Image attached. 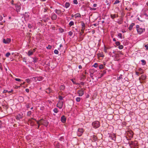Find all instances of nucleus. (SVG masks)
I'll return each instance as SVG.
<instances>
[{
    "instance_id": "f257e3e1",
    "label": "nucleus",
    "mask_w": 148,
    "mask_h": 148,
    "mask_svg": "<svg viewBox=\"0 0 148 148\" xmlns=\"http://www.w3.org/2000/svg\"><path fill=\"white\" fill-rule=\"evenodd\" d=\"M136 28L138 34H142L145 30V28L140 27L139 25H136Z\"/></svg>"
},
{
    "instance_id": "f03ea898",
    "label": "nucleus",
    "mask_w": 148,
    "mask_h": 148,
    "mask_svg": "<svg viewBox=\"0 0 148 148\" xmlns=\"http://www.w3.org/2000/svg\"><path fill=\"white\" fill-rule=\"evenodd\" d=\"M92 125L93 127L97 128L100 126V123L98 121L93 122L92 123Z\"/></svg>"
},
{
    "instance_id": "7ed1b4c3",
    "label": "nucleus",
    "mask_w": 148,
    "mask_h": 148,
    "mask_svg": "<svg viewBox=\"0 0 148 148\" xmlns=\"http://www.w3.org/2000/svg\"><path fill=\"white\" fill-rule=\"evenodd\" d=\"M40 122L41 124L46 127H47L49 123L47 120L41 119L40 120Z\"/></svg>"
},
{
    "instance_id": "20e7f679",
    "label": "nucleus",
    "mask_w": 148,
    "mask_h": 148,
    "mask_svg": "<svg viewBox=\"0 0 148 148\" xmlns=\"http://www.w3.org/2000/svg\"><path fill=\"white\" fill-rule=\"evenodd\" d=\"M84 131V130L83 129L79 128L77 132V135L79 136H81L82 134Z\"/></svg>"
},
{
    "instance_id": "39448f33",
    "label": "nucleus",
    "mask_w": 148,
    "mask_h": 148,
    "mask_svg": "<svg viewBox=\"0 0 148 148\" xmlns=\"http://www.w3.org/2000/svg\"><path fill=\"white\" fill-rule=\"evenodd\" d=\"M21 4H20L18 3L15 4L16 10L17 12H19L20 11L21 9Z\"/></svg>"
},
{
    "instance_id": "423d86ee",
    "label": "nucleus",
    "mask_w": 148,
    "mask_h": 148,
    "mask_svg": "<svg viewBox=\"0 0 148 148\" xmlns=\"http://www.w3.org/2000/svg\"><path fill=\"white\" fill-rule=\"evenodd\" d=\"M64 101H59L57 104L56 106L60 109H61L63 105Z\"/></svg>"
},
{
    "instance_id": "0eeeda50",
    "label": "nucleus",
    "mask_w": 148,
    "mask_h": 148,
    "mask_svg": "<svg viewBox=\"0 0 148 148\" xmlns=\"http://www.w3.org/2000/svg\"><path fill=\"white\" fill-rule=\"evenodd\" d=\"M11 41L10 38H7L6 39L4 38L3 40V42L5 44H9Z\"/></svg>"
},
{
    "instance_id": "6e6552de",
    "label": "nucleus",
    "mask_w": 148,
    "mask_h": 148,
    "mask_svg": "<svg viewBox=\"0 0 148 148\" xmlns=\"http://www.w3.org/2000/svg\"><path fill=\"white\" fill-rule=\"evenodd\" d=\"M128 136H129L130 139H128V140H131V138H132L133 137L134 133L132 131H128L127 133Z\"/></svg>"
},
{
    "instance_id": "1a4fd4ad",
    "label": "nucleus",
    "mask_w": 148,
    "mask_h": 148,
    "mask_svg": "<svg viewBox=\"0 0 148 148\" xmlns=\"http://www.w3.org/2000/svg\"><path fill=\"white\" fill-rule=\"evenodd\" d=\"M57 18V15L54 13H52L51 16V18L52 20H55Z\"/></svg>"
},
{
    "instance_id": "9d476101",
    "label": "nucleus",
    "mask_w": 148,
    "mask_h": 148,
    "mask_svg": "<svg viewBox=\"0 0 148 148\" xmlns=\"http://www.w3.org/2000/svg\"><path fill=\"white\" fill-rule=\"evenodd\" d=\"M82 89H81V90L77 91V93L78 94L79 96H82L84 94V90H82Z\"/></svg>"
},
{
    "instance_id": "9b49d317",
    "label": "nucleus",
    "mask_w": 148,
    "mask_h": 148,
    "mask_svg": "<svg viewBox=\"0 0 148 148\" xmlns=\"http://www.w3.org/2000/svg\"><path fill=\"white\" fill-rule=\"evenodd\" d=\"M66 118L64 115H63L61 118V122L63 123H65L66 121Z\"/></svg>"
},
{
    "instance_id": "f8f14e48",
    "label": "nucleus",
    "mask_w": 148,
    "mask_h": 148,
    "mask_svg": "<svg viewBox=\"0 0 148 148\" xmlns=\"http://www.w3.org/2000/svg\"><path fill=\"white\" fill-rule=\"evenodd\" d=\"M55 11L56 13L58 15H62V14H63V13H62V11L60 10H59V9L58 10V9H56L55 10Z\"/></svg>"
},
{
    "instance_id": "ddd939ff",
    "label": "nucleus",
    "mask_w": 148,
    "mask_h": 148,
    "mask_svg": "<svg viewBox=\"0 0 148 148\" xmlns=\"http://www.w3.org/2000/svg\"><path fill=\"white\" fill-rule=\"evenodd\" d=\"M23 118V114H18L16 116V118L17 120H20Z\"/></svg>"
},
{
    "instance_id": "4468645a",
    "label": "nucleus",
    "mask_w": 148,
    "mask_h": 148,
    "mask_svg": "<svg viewBox=\"0 0 148 148\" xmlns=\"http://www.w3.org/2000/svg\"><path fill=\"white\" fill-rule=\"evenodd\" d=\"M135 25V23H132L130 25L128 29L129 31H130L132 30L133 27Z\"/></svg>"
},
{
    "instance_id": "2eb2a0df",
    "label": "nucleus",
    "mask_w": 148,
    "mask_h": 148,
    "mask_svg": "<svg viewBox=\"0 0 148 148\" xmlns=\"http://www.w3.org/2000/svg\"><path fill=\"white\" fill-rule=\"evenodd\" d=\"M52 92V90L49 88H48L46 89V92L48 94H50Z\"/></svg>"
},
{
    "instance_id": "dca6fc26",
    "label": "nucleus",
    "mask_w": 148,
    "mask_h": 148,
    "mask_svg": "<svg viewBox=\"0 0 148 148\" xmlns=\"http://www.w3.org/2000/svg\"><path fill=\"white\" fill-rule=\"evenodd\" d=\"M70 4L69 2H66L65 3V5H64V7L66 8H69L70 6Z\"/></svg>"
},
{
    "instance_id": "f3484780",
    "label": "nucleus",
    "mask_w": 148,
    "mask_h": 148,
    "mask_svg": "<svg viewBox=\"0 0 148 148\" xmlns=\"http://www.w3.org/2000/svg\"><path fill=\"white\" fill-rule=\"evenodd\" d=\"M75 18H76L77 17H81V14L79 13H77L75 14Z\"/></svg>"
},
{
    "instance_id": "a211bd4d",
    "label": "nucleus",
    "mask_w": 148,
    "mask_h": 148,
    "mask_svg": "<svg viewBox=\"0 0 148 148\" xmlns=\"http://www.w3.org/2000/svg\"><path fill=\"white\" fill-rule=\"evenodd\" d=\"M65 88V86L64 85H62L60 87V89L61 90H64Z\"/></svg>"
},
{
    "instance_id": "6ab92c4d",
    "label": "nucleus",
    "mask_w": 148,
    "mask_h": 148,
    "mask_svg": "<svg viewBox=\"0 0 148 148\" xmlns=\"http://www.w3.org/2000/svg\"><path fill=\"white\" fill-rule=\"evenodd\" d=\"M85 29V28L84 27H82V29L81 30V32L80 33V36H82V35L83 34L84 32V30Z\"/></svg>"
},
{
    "instance_id": "aec40b11",
    "label": "nucleus",
    "mask_w": 148,
    "mask_h": 148,
    "mask_svg": "<svg viewBox=\"0 0 148 148\" xmlns=\"http://www.w3.org/2000/svg\"><path fill=\"white\" fill-rule=\"evenodd\" d=\"M33 54V52L30 50L28 52L27 54L29 56H30Z\"/></svg>"
},
{
    "instance_id": "412c9836",
    "label": "nucleus",
    "mask_w": 148,
    "mask_h": 148,
    "mask_svg": "<svg viewBox=\"0 0 148 148\" xmlns=\"http://www.w3.org/2000/svg\"><path fill=\"white\" fill-rule=\"evenodd\" d=\"M110 17L112 19H113L116 17V14H111Z\"/></svg>"
},
{
    "instance_id": "4be33fe9",
    "label": "nucleus",
    "mask_w": 148,
    "mask_h": 148,
    "mask_svg": "<svg viewBox=\"0 0 148 148\" xmlns=\"http://www.w3.org/2000/svg\"><path fill=\"white\" fill-rule=\"evenodd\" d=\"M53 111L55 113H57L59 112V110L56 108H55L53 110Z\"/></svg>"
},
{
    "instance_id": "5701e85b",
    "label": "nucleus",
    "mask_w": 148,
    "mask_h": 148,
    "mask_svg": "<svg viewBox=\"0 0 148 148\" xmlns=\"http://www.w3.org/2000/svg\"><path fill=\"white\" fill-rule=\"evenodd\" d=\"M50 19L49 18L47 17L46 18H43L42 21H43L45 22H47L48 21V20Z\"/></svg>"
},
{
    "instance_id": "b1692460",
    "label": "nucleus",
    "mask_w": 148,
    "mask_h": 148,
    "mask_svg": "<svg viewBox=\"0 0 148 148\" xmlns=\"http://www.w3.org/2000/svg\"><path fill=\"white\" fill-rule=\"evenodd\" d=\"M69 27H71L72 26L74 25V22L73 21H71L69 23Z\"/></svg>"
},
{
    "instance_id": "393cba45",
    "label": "nucleus",
    "mask_w": 148,
    "mask_h": 148,
    "mask_svg": "<svg viewBox=\"0 0 148 148\" xmlns=\"http://www.w3.org/2000/svg\"><path fill=\"white\" fill-rule=\"evenodd\" d=\"M31 105V104L30 103H27L26 105V107L27 108V109L30 108V105Z\"/></svg>"
},
{
    "instance_id": "a878e982",
    "label": "nucleus",
    "mask_w": 148,
    "mask_h": 148,
    "mask_svg": "<svg viewBox=\"0 0 148 148\" xmlns=\"http://www.w3.org/2000/svg\"><path fill=\"white\" fill-rule=\"evenodd\" d=\"M138 71H140V74H142L143 73L142 69L141 68H139L138 69Z\"/></svg>"
},
{
    "instance_id": "bb28decb",
    "label": "nucleus",
    "mask_w": 148,
    "mask_h": 148,
    "mask_svg": "<svg viewBox=\"0 0 148 148\" xmlns=\"http://www.w3.org/2000/svg\"><path fill=\"white\" fill-rule=\"evenodd\" d=\"M35 78L38 81H41L42 80V78L41 77H35Z\"/></svg>"
},
{
    "instance_id": "cd10ccee",
    "label": "nucleus",
    "mask_w": 148,
    "mask_h": 148,
    "mask_svg": "<svg viewBox=\"0 0 148 148\" xmlns=\"http://www.w3.org/2000/svg\"><path fill=\"white\" fill-rule=\"evenodd\" d=\"M120 1L119 0H116L114 2V3L113 4L115 5V4H118V3H120Z\"/></svg>"
},
{
    "instance_id": "c85d7f7f",
    "label": "nucleus",
    "mask_w": 148,
    "mask_h": 148,
    "mask_svg": "<svg viewBox=\"0 0 148 148\" xmlns=\"http://www.w3.org/2000/svg\"><path fill=\"white\" fill-rule=\"evenodd\" d=\"M28 27L30 29H31L33 28V26L31 24H29L28 25Z\"/></svg>"
},
{
    "instance_id": "c756f323",
    "label": "nucleus",
    "mask_w": 148,
    "mask_h": 148,
    "mask_svg": "<svg viewBox=\"0 0 148 148\" xmlns=\"http://www.w3.org/2000/svg\"><path fill=\"white\" fill-rule=\"evenodd\" d=\"M32 113V112H31V111H29L27 112V115L28 116H30V115H31Z\"/></svg>"
},
{
    "instance_id": "7c9ffc66",
    "label": "nucleus",
    "mask_w": 148,
    "mask_h": 148,
    "mask_svg": "<svg viewBox=\"0 0 148 148\" xmlns=\"http://www.w3.org/2000/svg\"><path fill=\"white\" fill-rule=\"evenodd\" d=\"M81 24L82 26V27H84L85 28V23L82 21L81 22Z\"/></svg>"
},
{
    "instance_id": "2f4dec72",
    "label": "nucleus",
    "mask_w": 148,
    "mask_h": 148,
    "mask_svg": "<svg viewBox=\"0 0 148 148\" xmlns=\"http://www.w3.org/2000/svg\"><path fill=\"white\" fill-rule=\"evenodd\" d=\"M32 119H34L33 118H32L31 119H29L28 122L29 123H33L34 122H33V121L32 120Z\"/></svg>"
},
{
    "instance_id": "473e14b6",
    "label": "nucleus",
    "mask_w": 148,
    "mask_h": 148,
    "mask_svg": "<svg viewBox=\"0 0 148 148\" xmlns=\"http://www.w3.org/2000/svg\"><path fill=\"white\" fill-rule=\"evenodd\" d=\"M99 67L100 69H102L104 68V66L103 65L101 64H100L99 66Z\"/></svg>"
},
{
    "instance_id": "72a5a7b5",
    "label": "nucleus",
    "mask_w": 148,
    "mask_h": 148,
    "mask_svg": "<svg viewBox=\"0 0 148 148\" xmlns=\"http://www.w3.org/2000/svg\"><path fill=\"white\" fill-rule=\"evenodd\" d=\"M106 73V71L105 70H104L103 71V73L101 74V77L103 76V75Z\"/></svg>"
},
{
    "instance_id": "f704fd0d",
    "label": "nucleus",
    "mask_w": 148,
    "mask_h": 148,
    "mask_svg": "<svg viewBox=\"0 0 148 148\" xmlns=\"http://www.w3.org/2000/svg\"><path fill=\"white\" fill-rule=\"evenodd\" d=\"M10 55V53L9 52H8L5 54V56L6 57H8Z\"/></svg>"
},
{
    "instance_id": "c9c22d12",
    "label": "nucleus",
    "mask_w": 148,
    "mask_h": 148,
    "mask_svg": "<svg viewBox=\"0 0 148 148\" xmlns=\"http://www.w3.org/2000/svg\"><path fill=\"white\" fill-rule=\"evenodd\" d=\"M108 49V48L106 47L105 46H104V51L106 53L107 52V50Z\"/></svg>"
},
{
    "instance_id": "e433bc0d",
    "label": "nucleus",
    "mask_w": 148,
    "mask_h": 148,
    "mask_svg": "<svg viewBox=\"0 0 148 148\" xmlns=\"http://www.w3.org/2000/svg\"><path fill=\"white\" fill-rule=\"evenodd\" d=\"M80 98L79 97H77L76 99V100L77 102H79L80 101Z\"/></svg>"
},
{
    "instance_id": "4c0bfd02",
    "label": "nucleus",
    "mask_w": 148,
    "mask_h": 148,
    "mask_svg": "<svg viewBox=\"0 0 148 148\" xmlns=\"http://www.w3.org/2000/svg\"><path fill=\"white\" fill-rule=\"evenodd\" d=\"M141 62H142V64L143 65H144L145 64L146 62V61L144 60H141Z\"/></svg>"
},
{
    "instance_id": "58836bf2",
    "label": "nucleus",
    "mask_w": 148,
    "mask_h": 148,
    "mask_svg": "<svg viewBox=\"0 0 148 148\" xmlns=\"http://www.w3.org/2000/svg\"><path fill=\"white\" fill-rule=\"evenodd\" d=\"M118 48L119 49H121L123 48V45H119Z\"/></svg>"
},
{
    "instance_id": "ea45409f",
    "label": "nucleus",
    "mask_w": 148,
    "mask_h": 148,
    "mask_svg": "<svg viewBox=\"0 0 148 148\" xmlns=\"http://www.w3.org/2000/svg\"><path fill=\"white\" fill-rule=\"evenodd\" d=\"M118 36L120 38H122V34L121 33H119L118 34Z\"/></svg>"
},
{
    "instance_id": "a19ab883",
    "label": "nucleus",
    "mask_w": 148,
    "mask_h": 148,
    "mask_svg": "<svg viewBox=\"0 0 148 148\" xmlns=\"http://www.w3.org/2000/svg\"><path fill=\"white\" fill-rule=\"evenodd\" d=\"M15 79L16 81H18V82H21V81H23L21 79H20L19 78H15Z\"/></svg>"
},
{
    "instance_id": "79ce46f5",
    "label": "nucleus",
    "mask_w": 148,
    "mask_h": 148,
    "mask_svg": "<svg viewBox=\"0 0 148 148\" xmlns=\"http://www.w3.org/2000/svg\"><path fill=\"white\" fill-rule=\"evenodd\" d=\"M141 77L143 80H145L146 78V77L144 75H142Z\"/></svg>"
},
{
    "instance_id": "37998d69",
    "label": "nucleus",
    "mask_w": 148,
    "mask_h": 148,
    "mask_svg": "<svg viewBox=\"0 0 148 148\" xmlns=\"http://www.w3.org/2000/svg\"><path fill=\"white\" fill-rule=\"evenodd\" d=\"M37 59L36 58H33V62H36L37 61Z\"/></svg>"
},
{
    "instance_id": "c03bdc74",
    "label": "nucleus",
    "mask_w": 148,
    "mask_h": 148,
    "mask_svg": "<svg viewBox=\"0 0 148 148\" xmlns=\"http://www.w3.org/2000/svg\"><path fill=\"white\" fill-rule=\"evenodd\" d=\"M54 53L56 54H58L59 52L57 50L55 49L54 51Z\"/></svg>"
},
{
    "instance_id": "a18cd8bd",
    "label": "nucleus",
    "mask_w": 148,
    "mask_h": 148,
    "mask_svg": "<svg viewBox=\"0 0 148 148\" xmlns=\"http://www.w3.org/2000/svg\"><path fill=\"white\" fill-rule=\"evenodd\" d=\"M132 5L134 6H137L138 5V3H137L136 2H134L133 3Z\"/></svg>"
},
{
    "instance_id": "49530a36",
    "label": "nucleus",
    "mask_w": 148,
    "mask_h": 148,
    "mask_svg": "<svg viewBox=\"0 0 148 148\" xmlns=\"http://www.w3.org/2000/svg\"><path fill=\"white\" fill-rule=\"evenodd\" d=\"M122 78V75H120L119 77H118L117 78V79L118 80H119L120 79H121Z\"/></svg>"
},
{
    "instance_id": "de8ad7c7",
    "label": "nucleus",
    "mask_w": 148,
    "mask_h": 148,
    "mask_svg": "<svg viewBox=\"0 0 148 148\" xmlns=\"http://www.w3.org/2000/svg\"><path fill=\"white\" fill-rule=\"evenodd\" d=\"M73 3L77 5L78 4V2L77 0H73Z\"/></svg>"
},
{
    "instance_id": "09e8293b",
    "label": "nucleus",
    "mask_w": 148,
    "mask_h": 148,
    "mask_svg": "<svg viewBox=\"0 0 148 148\" xmlns=\"http://www.w3.org/2000/svg\"><path fill=\"white\" fill-rule=\"evenodd\" d=\"M98 64L97 63H95L93 65V66L95 68H97L98 66Z\"/></svg>"
},
{
    "instance_id": "8fccbe9b",
    "label": "nucleus",
    "mask_w": 148,
    "mask_h": 148,
    "mask_svg": "<svg viewBox=\"0 0 148 148\" xmlns=\"http://www.w3.org/2000/svg\"><path fill=\"white\" fill-rule=\"evenodd\" d=\"M144 47L146 48V50H148V44L145 45Z\"/></svg>"
},
{
    "instance_id": "3c124183",
    "label": "nucleus",
    "mask_w": 148,
    "mask_h": 148,
    "mask_svg": "<svg viewBox=\"0 0 148 148\" xmlns=\"http://www.w3.org/2000/svg\"><path fill=\"white\" fill-rule=\"evenodd\" d=\"M115 44L116 45L119 46L120 44V43L119 41H117L115 42Z\"/></svg>"
},
{
    "instance_id": "603ef678",
    "label": "nucleus",
    "mask_w": 148,
    "mask_h": 148,
    "mask_svg": "<svg viewBox=\"0 0 148 148\" xmlns=\"http://www.w3.org/2000/svg\"><path fill=\"white\" fill-rule=\"evenodd\" d=\"M58 97L59 99L60 100H62L63 99V97L62 96L59 95Z\"/></svg>"
},
{
    "instance_id": "864d4df0",
    "label": "nucleus",
    "mask_w": 148,
    "mask_h": 148,
    "mask_svg": "<svg viewBox=\"0 0 148 148\" xmlns=\"http://www.w3.org/2000/svg\"><path fill=\"white\" fill-rule=\"evenodd\" d=\"M52 47L51 46L49 45H48L47 47V49H51V48Z\"/></svg>"
},
{
    "instance_id": "5fc2aeb1",
    "label": "nucleus",
    "mask_w": 148,
    "mask_h": 148,
    "mask_svg": "<svg viewBox=\"0 0 148 148\" xmlns=\"http://www.w3.org/2000/svg\"><path fill=\"white\" fill-rule=\"evenodd\" d=\"M25 80L27 83H30V80L29 79H26Z\"/></svg>"
},
{
    "instance_id": "6e6d98bb",
    "label": "nucleus",
    "mask_w": 148,
    "mask_h": 148,
    "mask_svg": "<svg viewBox=\"0 0 148 148\" xmlns=\"http://www.w3.org/2000/svg\"><path fill=\"white\" fill-rule=\"evenodd\" d=\"M73 34V32L71 31L69 32V35L71 36Z\"/></svg>"
},
{
    "instance_id": "4d7b16f0",
    "label": "nucleus",
    "mask_w": 148,
    "mask_h": 148,
    "mask_svg": "<svg viewBox=\"0 0 148 148\" xmlns=\"http://www.w3.org/2000/svg\"><path fill=\"white\" fill-rule=\"evenodd\" d=\"M144 15L145 16L147 19H148V15L147 14L145 13L144 14Z\"/></svg>"
},
{
    "instance_id": "13d9d810",
    "label": "nucleus",
    "mask_w": 148,
    "mask_h": 148,
    "mask_svg": "<svg viewBox=\"0 0 148 148\" xmlns=\"http://www.w3.org/2000/svg\"><path fill=\"white\" fill-rule=\"evenodd\" d=\"M99 56L100 57H104V56L103 54L102 53H99Z\"/></svg>"
},
{
    "instance_id": "bf43d9fd",
    "label": "nucleus",
    "mask_w": 148,
    "mask_h": 148,
    "mask_svg": "<svg viewBox=\"0 0 148 148\" xmlns=\"http://www.w3.org/2000/svg\"><path fill=\"white\" fill-rule=\"evenodd\" d=\"M90 10H96V9L95 8H90Z\"/></svg>"
},
{
    "instance_id": "052dcab7",
    "label": "nucleus",
    "mask_w": 148,
    "mask_h": 148,
    "mask_svg": "<svg viewBox=\"0 0 148 148\" xmlns=\"http://www.w3.org/2000/svg\"><path fill=\"white\" fill-rule=\"evenodd\" d=\"M37 124H38V126L37 128V129H38L40 125V123L38 121L37 122Z\"/></svg>"
},
{
    "instance_id": "680f3d73",
    "label": "nucleus",
    "mask_w": 148,
    "mask_h": 148,
    "mask_svg": "<svg viewBox=\"0 0 148 148\" xmlns=\"http://www.w3.org/2000/svg\"><path fill=\"white\" fill-rule=\"evenodd\" d=\"M93 73H91L90 74V76L91 77V78H92V79H93Z\"/></svg>"
},
{
    "instance_id": "e2e57ef3",
    "label": "nucleus",
    "mask_w": 148,
    "mask_h": 148,
    "mask_svg": "<svg viewBox=\"0 0 148 148\" xmlns=\"http://www.w3.org/2000/svg\"><path fill=\"white\" fill-rule=\"evenodd\" d=\"M71 80V81H72V82H73V83L74 84H77L76 83V82L74 81L73 79H72Z\"/></svg>"
},
{
    "instance_id": "0e129e2a",
    "label": "nucleus",
    "mask_w": 148,
    "mask_h": 148,
    "mask_svg": "<svg viewBox=\"0 0 148 148\" xmlns=\"http://www.w3.org/2000/svg\"><path fill=\"white\" fill-rule=\"evenodd\" d=\"M8 91L7 90H4L3 91V93H6L7 92H8Z\"/></svg>"
},
{
    "instance_id": "69168bd1",
    "label": "nucleus",
    "mask_w": 148,
    "mask_h": 148,
    "mask_svg": "<svg viewBox=\"0 0 148 148\" xmlns=\"http://www.w3.org/2000/svg\"><path fill=\"white\" fill-rule=\"evenodd\" d=\"M140 73L139 72H136V74L138 76L139 75Z\"/></svg>"
},
{
    "instance_id": "338daca9",
    "label": "nucleus",
    "mask_w": 148,
    "mask_h": 148,
    "mask_svg": "<svg viewBox=\"0 0 148 148\" xmlns=\"http://www.w3.org/2000/svg\"><path fill=\"white\" fill-rule=\"evenodd\" d=\"M48 9V8H44V12H46L47 11V10Z\"/></svg>"
},
{
    "instance_id": "774afa93",
    "label": "nucleus",
    "mask_w": 148,
    "mask_h": 148,
    "mask_svg": "<svg viewBox=\"0 0 148 148\" xmlns=\"http://www.w3.org/2000/svg\"><path fill=\"white\" fill-rule=\"evenodd\" d=\"M25 91H26L27 92H29V90L28 89V88H26V89H25Z\"/></svg>"
}]
</instances>
